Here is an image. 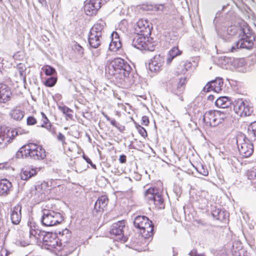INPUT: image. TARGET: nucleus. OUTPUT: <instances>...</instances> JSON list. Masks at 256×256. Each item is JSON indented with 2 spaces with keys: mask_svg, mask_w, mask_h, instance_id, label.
<instances>
[{
  "mask_svg": "<svg viewBox=\"0 0 256 256\" xmlns=\"http://www.w3.org/2000/svg\"><path fill=\"white\" fill-rule=\"evenodd\" d=\"M133 224H153L152 222L145 216H136Z\"/></svg>",
  "mask_w": 256,
  "mask_h": 256,
  "instance_id": "obj_33",
  "label": "nucleus"
},
{
  "mask_svg": "<svg viewBox=\"0 0 256 256\" xmlns=\"http://www.w3.org/2000/svg\"><path fill=\"white\" fill-rule=\"evenodd\" d=\"M240 34L242 33L241 38L236 42L230 48L232 52H236L240 48L250 50L252 48L254 36L252 35L250 30L240 28Z\"/></svg>",
  "mask_w": 256,
  "mask_h": 256,
  "instance_id": "obj_5",
  "label": "nucleus"
},
{
  "mask_svg": "<svg viewBox=\"0 0 256 256\" xmlns=\"http://www.w3.org/2000/svg\"><path fill=\"white\" fill-rule=\"evenodd\" d=\"M152 28V24L148 20L140 19L136 23V33L149 36L151 34Z\"/></svg>",
  "mask_w": 256,
  "mask_h": 256,
  "instance_id": "obj_14",
  "label": "nucleus"
},
{
  "mask_svg": "<svg viewBox=\"0 0 256 256\" xmlns=\"http://www.w3.org/2000/svg\"><path fill=\"white\" fill-rule=\"evenodd\" d=\"M26 123L28 126L34 125L36 123V120L34 116H30L27 118Z\"/></svg>",
  "mask_w": 256,
  "mask_h": 256,
  "instance_id": "obj_46",
  "label": "nucleus"
},
{
  "mask_svg": "<svg viewBox=\"0 0 256 256\" xmlns=\"http://www.w3.org/2000/svg\"><path fill=\"white\" fill-rule=\"evenodd\" d=\"M223 80L222 78H218L216 80L207 83L203 88L202 90L204 92H209L213 90L216 93H218L222 90L223 86Z\"/></svg>",
  "mask_w": 256,
  "mask_h": 256,
  "instance_id": "obj_16",
  "label": "nucleus"
},
{
  "mask_svg": "<svg viewBox=\"0 0 256 256\" xmlns=\"http://www.w3.org/2000/svg\"><path fill=\"white\" fill-rule=\"evenodd\" d=\"M232 104V100L228 96H222L218 97L215 102L217 107L222 108V110H228Z\"/></svg>",
  "mask_w": 256,
  "mask_h": 256,
  "instance_id": "obj_21",
  "label": "nucleus"
},
{
  "mask_svg": "<svg viewBox=\"0 0 256 256\" xmlns=\"http://www.w3.org/2000/svg\"><path fill=\"white\" fill-rule=\"evenodd\" d=\"M43 215L41 218L42 224H60L64 220L63 216L60 213L50 210H42Z\"/></svg>",
  "mask_w": 256,
  "mask_h": 256,
  "instance_id": "obj_10",
  "label": "nucleus"
},
{
  "mask_svg": "<svg viewBox=\"0 0 256 256\" xmlns=\"http://www.w3.org/2000/svg\"><path fill=\"white\" fill-rule=\"evenodd\" d=\"M144 197L148 204L152 206V208L164 209L165 207L162 192L156 188L151 187L144 192Z\"/></svg>",
  "mask_w": 256,
  "mask_h": 256,
  "instance_id": "obj_4",
  "label": "nucleus"
},
{
  "mask_svg": "<svg viewBox=\"0 0 256 256\" xmlns=\"http://www.w3.org/2000/svg\"><path fill=\"white\" fill-rule=\"evenodd\" d=\"M102 0H90L85 2L84 10L88 16H92L96 14L100 8Z\"/></svg>",
  "mask_w": 256,
  "mask_h": 256,
  "instance_id": "obj_15",
  "label": "nucleus"
},
{
  "mask_svg": "<svg viewBox=\"0 0 256 256\" xmlns=\"http://www.w3.org/2000/svg\"><path fill=\"white\" fill-rule=\"evenodd\" d=\"M238 28L235 26H230L228 28L226 32V34L230 36L234 35L237 32Z\"/></svg>",
  "mask_w": 256,
  "mask_h": 256,
  "instance_id": "obj_43",
  "label": "nucleus"
},
{
  "mask_svg": "<svg viewBox=\"0 0 256 256\" xmlns=\"http://www.w3.org/2000/svg\"><path fill=\"white\" fill-rule=\"evenodd\" d=\"M181 54L182 52L178 50V47H174L169 51L168 52L170 55L172 56L174 58L180 55Z\"/></svg>",
  "mask_w": 256,
  "mask_h": 256,
  "instance_id": "obj_42",
  "label": "nucleus"
},
{
  "mask_svg": "<svg viewBox=\"0 0 256 256\" xmlns=\"http://www.w3.org/2000/svg\"><path fill=\"white\" fill-rule=\"evenodd\" d=\"M58 140L62 142V144H65L66 138L61 132H59L58 136Z\"/></svg>",
  "mask_w": 256,
  "mask_h": 256,
  "instance_id": "obj_49",
  "label": "nucleus"
},
{
  "mask_svg": "<svg viewBox=\"0 0 256 256\" xmlns=\"http://www.w3.org/2000/svg\"><path fill=\"white\" fill-rule=\"evenodd\" d=\"M186 82V76L178 74L169 82L168 88L172 93L180 96L183 93Z\"/></svg>",
  "mask_w": 256,
  "mask_h": 256,
  "instance_id": "obj_8",
  "label": "nucleus"
},
{
  "mask_svg": "<svg viewBox=\"0 0 256 256\" xmlns=\"http://www.w3.org/2000/svg\"><path fill=\"white\" fill-rule=\"evenodd\" d=\"M190 256H205L204 254H198L196 250H193L189 253Z\"/></svg>",
  "mask_w": 256,
  "mask_h": 256,
  "instance_id": "obj_48",
  "label": "nucleus"
},
{
  "mask_svg": "<svg viewBox=\"0 0 256 256\" xmlns=\"http://www.w3.org/2000/svg\"><path fill=\"white\" fill-rule=\"evenodd\" d=\"M21 206L19 205L16 206L10 215L12 224H19L21 220Z\"/></svg>",
  "mask_w": 256,
  "mask_h": 256,
  "instance_id": "obj_26",
  "label": "nucleus"
},
{
  "mask_svg": "<svg viewBox=\"0 0 256 256\" xmlns=\"http://www.w3.org/2000/svg\"><path fill=\"white\" fill-rule=\"evenodd\" d=\"M59 109L69 118H71L72 117V110L70 108L64 106H60Z\"/></svg>",
  "mask_w": 256,
  "mask_h": 256,
  "instance_id": "obj_40",
  "label": "nucleus"
},
{
  "mask_svg": "<svg viewBox=\"0 0 256 256\" xmlns=\"http://www.w3.org/2000/svg\"><path fill=\"white\" fill-rule=\"evenodd\" d=\"M122 220H120L118 222V223H114V224H122Z\"/></svg>",
  "mask_w": 256,
  "mask_h": 256,
  "instance_id": "obj_63",
  "label": "nucleus"
},
{
  "mask_svg": "<svg viewBox=\"0 0 256 256\" xmlns=\"http://www.w3.org/2000/svg\"><path fill=\"white\" fill-rule=\"evenodd\" d=\"M16 156L18 158H25L41 160L46 157V152L42 146L30 142L22 146Z\"/></svg>",
  "mask_w": 256,
  "mask_h": 256,
  "instance_id": "obj_3",
  "label": "nucleus"
},
{
  "mask_svg": "<svg viewBox=\"0 0 256 256\" xmlns=\"http://www.w3.org/2000/svg\"><path fill=\"white\" fill-rule=\"evenodd\" d=\"M146 36H143L142 34H139V33H136L133 36L132 46L138 49L143 50Z\"/></svg>",
  "mask_w": 256,
  "mask_h": 256,
  "instance_id": "obj_20",
  "label": "nucleus"
},
{
  "mask_svg": "<svg viewBox=\"0 0 256 256\" xmlns=\"http://www.w3.org/2000/svg\"><path fill=\"white\" fill-rule=\"evenodd\" d=\"M74 50L78 52L80 54H84V48L80 46L78 43L76 42L73 46Z\"/></svg>",
  "mask_w": 256,
  "mask_h": 256,
  "instance_id": "obj_45",
  "label": "nucleus"
},
{
  "mask_svg": "<svg viewBox=\"0 0 256 256\" xmlns=\"http://www.w3.org/2000/svg\"><path fill=\"white\" fill-rule=\"evenodd\" d=\"M228 5V4L226 3V4H224L222 6V10H224V9L227 7V6Z\"/></svg>",
  "mask_w": 256,
  "mask_h": 256,
  "instance_id": "obj_59",
  "label": "nucleus"
},
{
  "mask_svg": "<svg viewBox=\"0 0 256 256\" xmlns=\"http://www.w3.org/2000/svg\"><path fill=\"white\" fill-rule=\"evenodd\" d=\"M102 38V36L89 33L88 38L89 45L92 48H98L101 44Z\"/></svg>",
  "mask_w": 256,
  "mask_h": 256,
  "instance_id": "obj_25",
  "label": "nucleus"
},
{
  "mask_svg": "<svg viewBox=\"0 0 256 256\" xmlns=\"http://www.w3.org/2000/svg\"><path fill=\"white\" fill-rule=\"evenodd\" d=\"M164 58L160 54L156 55L148 64V68L152 72H158L162 70Z\"/></svg>",
  "mask_w": 256,
  "mask_h": 256,
  "instance_id": "obj_17",
  "label": "nucleus"
},
{
  "mask_svg": "<svg viewBox=\"0 0 256 256\" xmlns=\"http://www.w3.org/2000/svg\"><path fill=\"white\" fill-rule=\"evenodd\" d=\"M10 114L13 120L16 121H20L24 118V112L20 109L16 108L10 111Z\"/></svg>",
  "mask_w": 256,
  "mask_h": 256,
  "instance_id": "obj_29",
  "label": "nucleus"
},
{
  "mask_svg": "<svg viewBox=\"0 0 256 256\" xmlns=\"http://www.w3.org/2000/svg\"><path fill=\"white\" fill-rule=\"evenodd\" d=\"M248 134L251 140L256 141V121L248 126Z\"/></svg>",
  "mask_w": 256,
  "mask_h": 256,
  "instance_id": "obj_31",
  "label": "nucleus"
},
{
  "mask_svg": "<svg viewBox=\"0 0 256 256\" xmlns=\"http://www.w3.org/2000/svg\"><path fill=\"white\" fill-rule=\"evenodd\" d=\"M82 157H83L84 159L86 162L87 163H88V164H92V161L87 156H86V155L84 154Z\"/></svg>",
  "mask_w": 256,
  "mask_h": 256,
  "instance_id": "obj_54",
  "label": "nucleus"
},
{
  "mask_svg": "<svg viewBox=\"0 0 256 256\" xmlns=\"http://www.w3.org/2000/svg\"><path fill=\"white\" fill-rule=\"evenodd\" d=\"M111 36L112 40L109 44V50L112 51H117L122 46L119 36L116 32H113Z\"/></svg>",
  "mask_w": 256,
  "mask_h": 256,
  "instance_id": "obj_22",
  "label": "nucleus"
},
{
  "mask_svg": "<svg viewBox=\"0 0 256 256\" xmlns=\"http://www.w3.org/2000/svg\"><path fill=\"white\" fill-rule=\"evenodd\" d=\"M216 220H219L220 222L223 223L228 222V220L226 214L224 211H222V212H220L218 216L216 218Z\"/></svg>",
  "mask_w": 256,
  "mask_h": 256,
  "instance_id": "obj_41",
  "label": "nucleus"
},
{
  "mask_svg": "<svg viewBox=\"0 0 256 256\" xmlns=\"http://www.w3.org/2000/svg\"><path fill=\"white\" fill-rule=\"evenodd\" d=\"M105 118H106V120H108V121H110V120H112V118H110L109 116H108L107 115L105 116Z\"/></svg>",
  "mask_w": 256,
  "mask_h": 256,
  "instance_id": "obj_61",
  "label": "nucleus"
},
{
  "mask_svg": "<svg viewBox=\"0 0 256 256\" xmlns=\"http://www.w3.org/2000/svg\"><path fill=\"white\" fill-rule=\"evenodd\" d=\"M37 173L36 168H26L22 170L21 174V178L27 180L32 177L36 175Z\"/></svg>",
  "mask_w": 256,
  "mask_h": 256,
  "instance_id": "obj_27",
  "label": "nucleus"
},
{
  "mask_svg": "<svg viewBox=\"0 0 256 256\" xmlns=\"http://www.w3.org/2000/svg\"><path fill=\"white\" fill-rule=\"evenodd\" d=\"M124 226L125 225H113L109 232L110 238L115 240L126 242L128 238L124 234L123 228Z\"/></svg>",
  "mask_w": 256,
  "mask_h": 256,
  "instance_id": "obj_13",
  "label": "nucleus"
},
{
  "mask_svg": "<svg viewBox=\"0 0 256 256\" xmlns=\"http://www.w3.org/2000/svg\"><path fill=\"white\" fill-rule=\"evenodd\" d=\"M119 125H118V128H116L120 132H122L123 130H124V126H118Z\"/></svg>",
  "mask_w": 256,
  "mask_h": 256,
  "instance_id": "obj_58",
  "label": "nucleus"
},
{
  "mask_svg": "<svg viewBox=\"0 0 256 256\" xmlns=\"http://www.w3.org/2000/svg\"><path fill=\"white\" fill-rule=\"evenodd\" d=\"M18 134L16 130H10L5 126L0 127V148H5Z\"/></svg>",
  "mask_w": 256,
  "mask_h": 256,
  "instance_id": "obj_11",
  "label": "nucleus"
},
{
  "mask_svg": "<svg viewBox=\"0 0 256 256\" xmlns=\"http://www.w3.org/2000/svg\"><path fill=\"white\" fill-rule=\"evenodd\" d=\"M224 62H231L235 68L242 67L245 64L244 60L242 58H232L224 56Z\"/></svg>",
  "mask_w": 256,
  "mask_h": 256,
  "instance_id": "obj_28",
  "label": "nucleus"
},
{
  "mask_svg": "<svg viewBox=\"0 0 256 256\" xmlns=\"http://www.w3.org/2000/svg\"><path fill=\"white\" fill-rule=\"evenodd\" d=\"M140 229V232L144 238H148L153 235L154 225H146V227L140 226V225H134Z\"/></svg>",
  "mask_w": 256,
  "mask_h": 256,
  "instance_id": "obj_24",
  "label": "nucleus"
},
{
  "mask_svg": "<svg viewBox=\"0 0 256 256\" xmlns=\"http://www.w3.org/2000/svg\"><path fill=\"white\" fill-rule=\"evenodd\" d=\"M42 115V124H41L40 127L45 128L49 131L51 132V126L52 124L48 120V119L46 116V114L43 112H41Z\"/></svg>",
  "mask_w": 256,
  "mask_h": 256,
  "instance_id": "obj_35",
  "label": "nucleus"
},
{
  "mask_svg": "<svg viewBox=\"0 0 256 256\" xmlns=\"http://www.w3.org/2000/svg\"><path fill=\"white\" fill-rule=\"evenodd\" d=\"M12 93L6 84H0V102L6 103L10 100Z\"/></svg>",
  "mask_w": 256,
  "mask_h": 256,
  "instance_id": "obj_19",
  "label": "nucleus"
},
{
  "mask_svg": "<svg viewBox=\"0 0 256 256\" xmlns=\"http://www.w3.org/2000/svg\"><path fill=\"white\" fill-rule=\"evenodd\" d=\"M218 34L220 36H221L222 39H224L225 38L224 37H225L226 38V36H224V34L223 36H221L220 35V34L219 33H218Z\"/></svg>",
  "mask_w": 256,
  "mask_h": 256,
  "instance_id": "obj_62",
  "label": "nucleus"
},
{
  "mask_svg": "<svg viewBox=\"0 0 256 256\" xmlns=\"http://www.w3.org/2000/svg\"><path fill=\"white\" fill-rule=\"evenodd\" d=\"M215 98V96L213 94H210L208 97V100L210 101H213Z\"/></svg>",
  "mask_w": 256,
  "mask_h": 256,
  "instance_id": "obj_55",
  "label": "nucleus"
},
{
  "mask_svg": "<svg viewBox=\"0 0 256 256\" xmlns=\"http://www.w3.org/2000/svg\"><path fill=\"white\" fill-rule=\"evenodd\" d=\"M136 128L138 131V133L144 138H146L148 136L147 132L146 129L140 126L139 124L134 122Z\"/></svg>",
  "mask_w": 256,
  "mask_h": 256,
  "instance_id": "obj_38",
  "label": "nucleus"
},
{
  "mask_svg": "<svg viewBox=\"0 0 256 256\" xmlns=\"http://www.w3.org/2000/svg\"><path fill=\"white\" fill-rule=\"evenodd\" d=\"M104 27V26L102 24L96 23L92 28L89 33L102 36Z\"/></svg>",
  "mask_w": 256,
  "mask_h": 256,
  "instance_id": "obj_32",
  "label": "nucleus"
},
{
  "mask_svg": "<svg viewBox=\"0 0 256 256\" xmlns=\"http://www.w3.org/2000/svg\"><path fill=\"white\" fill-rule=\"evenodd\" d=\"M108 200L106 196L102 195L99 196L95 202L93 212H96L102 214L107 206Z\"/></svg>",
  "mask_w": 256,
  "mask_h": 256,
  "instance_id": "obj_18",
  "label": "nucleus"
},
{
  "mask_svg": "<svg viewBox=\"0 0 256 256\" xmlns=\"http://www.w3.org/2000/svg\"><path fill=\"white\" fill-rule=\"evenodd\" d=\"M149 119H148V116H143L142 118V122H141V124L142 125H144V126H148V124H149Z\"/></svg>",
  "mask_w": 256,
  "mask_h": 256,
  "instance_id": "obj_47",
  "label": "nucleus"
},
{
  "mask_svg": "<svg viewBox=\"0 0 256 256\" xmlns=\"http://www.w3.org/2000/svg\"><path fill=\"white\" fill-rule=\"evenodd\" d=\"M56 82L57 78L54 76H52L45 81L44 84L48 87H52L56 84Z\"/></svg>",
  "mask_w": 256,
  "mask_h": 256,
  "instance_id": "obj_37",
  "label": "nucleus"
},
{
  "mask_svg": "<svg viewBox=\"0 0 256 256\" xmlns=\"http://www.w3.org/2000/svg\"><path fill=\"white\" fill-rule=\"evenodd\" d=\"M110 122L112 125L116 128H118V125H120V124H118L114 119H112L110 121Z\"/></svg>",
  "mask_w": 256,
  "mask_h": 256,
  "instance_id": "obj_53",
  "label": "nucleus"
},
{
  "mask_svg": "<svg viewBox=\"0 0 256 256\" xmlns=\"http://www.w3.org/2000/svg\"><path fill=\"white\" fill-rule=\"evenodd\" d=\"M132 68L124 60L116 58L111 61H108L106 66V74L119 80L120 82L128 79Z\"/></svg>",
  "mask_w": 256,
  "mask_h": 256,
  "instance_id": "obj_1",
  "label": "nucleus"
},
{
  "mask_svg": "<svg viewBox=\"0 0 256 256\" xmlns=\"http://www.w3.org/2000/svg\"><path fill=\"white\" fill-rule=\"evenodd\" d=\"M120 162L121 164H124L126 161V156L124 154H122L120 156L119 158Z\"/></svg>",
  "mask_w": 256,
  "mask_h": 256,
  "instance_id": "obj_50",
  "label": "nucleus"
},
{
  "mask_svg": "<svg viewBox=\"0 0 256 256\" xmlns=\"http://www.w3.org/2000/svg\"><path fill=\"white\" fill-rule=\"evenodd\" d=\"M240 138L237 140L236 144L240 154L245 158L250 156L254 152V146L251 141L244 138L242 142H240Z\"/></svg>",
  "mask_w": 256,
  "mask_h": 256,
  "instance_id": "obj_12",
  "label": "nucleus"
},
{
  "mask_svg": "<svg viewBox=\"0 0 256 256\" xmlns=\"http://www.w3.org/2000/svg\"><path fill=\"white\" fill-rule=\"evenodd\" d=\"M172 250H173V252H174L173 256H176L177 254L174 253V248H172Z\"/></svg>",
  "mask_w": 256,
  "mask_h": 256,
  "instance_id": "obj_64",
  "label": "nucleus"
},
{
  "mask_svg": "<svg viewBox=\"0 0 256 256\" xmlns=\"http://www.w3.org/2000/svg\"><path fill=\"white\" fill-rule=\"evenodd\" d=\"M57 238H58V246L62 248V251L64 252V255L67 256L70 254L74 248L70 246V240L72 237L71 232L66 228L62 231H59Z\"/></svg>",
  "mask_w": 256,
  "mask_h": 256,
  "instance_id": "obj_7",
  "label": "nucleus"
},
{
  "mask_svg": "<svg viewBox=\"0 0 256 256\" xmlns=\"http://www.w3.org/2000/svg\"><path fill=\"white\" fill-rule=\"evenodd\" d=\"M233 105L234 112L240 117L249 116L253 112V108L250 102L242 99L236 100Z\"/></svg>",
  "mask_w": 256,
  "mask_h": 256,
  "instance_id": "obj_9",
  "label": "nucleus"
},
{
  "mask_svg": "<svg viewBox=\"0 0 256 256\" xmlns=\"http://www.w3.org/2000/svg\"><path fill=\"white\" fill-rule=\"evenodd\" d=\"M174 58V57H173L172 56H170V54H168L166 60V64H170V63L172 62V61L173 60Z\"/></svg>",
  "mask_w": 256,
  "mask_h": 256,
  "instance_id": "obj_52",
  "label": "nucleus"
},
{
  "mask_svg": "<svg viewBox=\"0 0 256 256\" xmlns=\"http://www.w3.org/2000/svg\"><path fill=\"white\" fill-rule=\"evenodd\" d=\"M230 110H209L204 115L203 121L210 126H216L224 121Z\"/></svg>",
  "mask_w": 256,
  "mask_h": 256,
  "instance_id": "obj_6",
  "label": "nucleus"
},
{
  "mask_svg": "<svg viewBox=\"0 0 256 256\" xmlns=\"http://www.w3.org/2000/svg\"><path fill=\"white\" fill-rule=\"evenodd\" d=\"M90 164V166H92V168H96V164H94L92 162V164Z\"/></svg>",
  "mask_w": 256,
  "mask_h": 256,
  "instance_id": "obj_60",
  "label": "nucleus"
},
{
  "mask_svg": "<svg viewBox=\"0 0 256 256\" xmlns=\"http://www.w3.org/2000/svg\"><path fill=\"white\" fill-rule=\"evenodd\" d=\"M156 46V42L154 41L152 38L148 36H146L145 44L144 46L143 50L152 52L154 50Z\"/></svg>",
  "mask_w": 256,
  "mask_h": 256,
  "instance_id": "obj_30",
  "label": "nucleus"
},
{
  "mask_svg": "<svg viewBox=\"0 0 256 256\" xmlns=\"http://www.w3.org/2000/svg\"><path fill=\"white\" fill-rule=\"evenodd\" d=\"M100 50H96L94 52H93V54L94 56L98 57L100 56Z\"/></svg>",
  "mask_w": 256,
  "mask_h": 256,
  "instance_id": "obj_57",
  "label": "nucleus"
},
{
  "mask_svg": "<svg viewBox=\"0 0 256 256\" xmlns=\"http://www.w3.org/2000/svg\"><path fill=\"white\" fill-rule=\"evenodd\" d=\"M246 176L249 180L256 179V171L254 170H249L246 172Z\"/></svg>",
  "mask_w": 256,
  "mask_h": 256,
  "instance_id": "obj_44",
  "label": "nucleus"
},
{
  "mask_svg": "<svg viewBox=\"0 0 256 256\" xmlns=\"http://www.w3.org/2000/svg\"><path fill=\"white\" fill-rule=\"evenodd\" d=\"M192 64L190 62H182L178 68V72L185 74L189 69L191 68Z\"/></svg>",
  "mask_w": 256,
  "mask_h": 256,
  "instance_id": "obj_34",
  "label": "nucleus"
},
{
  "mask_svg": "<svg viewBox=\"0 0 256 256\" xmlns=\"http://www.w3.org/2000/svg\"><path fill=\"white\" fill-rule=\"evenodd\" d=\"M222 212V210H220L219 209L216 210H214L212 212V216L216 219V218L218 216L220 212Z\"/></svg>",
  "mask_w": 256,
  "mask_h": 256,
  "instance_id": "obj_51",
  "label": "nucleus"
},
{
  "mask_svg": "<svg viewBox=\"0 0 256 256\" xmlns=\"http://www.w3.org/2000/svg\"><path fill=\"white\" fill-rule=\"evenodd\" d=\"M29 227L30 236L42 242V246L48 250L56 249L58 252L62 251V248L58 246V238L57 233L46 232L39 228L38 225H28Z\"/></svg>",
  "mask_w": 256,
  "mask_h": 256,
  "instance_id": "obj_2",
  "label": "nucleus"
},
{
  "mask_svg": "<svg viewBox=\"0 0 256 256\" xmlns=\"http://www.w3.org/2000/svg\"><path fill=\"white\" fill-rule=\"evenodd\" d=\"M44 70L46 75L50 76H54L56 74L55 68L50 66H46Z\"/></svg>",
  "mask_w": 256,
  "mask_h": 256,
  "instance_id": "obj_39",
  "label": "nucleus"
},
{
  "mask_svg": "<svg viewBox=\"0 0 256 256\" xmlns=\"http://www.w3.org/2000/svg\"><path fill=\"white\" fill-rule=\"evenodd\" d=\"M12 188V183L6 179L0 180V196H7Z\"/></svg>",
  "mask_w": 256,
  "mask_h": 256,
  "instance_id": "obj_23",
  "label": "nucleus"
},
{
  "mask_svg": "<svg viewBox=\"0 0 256 256\" xmlns=\"http://www.w3.org/2000/svg\"><path fill=\"white\" fill-rule=\"evenodd\" d=\"M16 68L18 70V73L20 77L24 80H26V66L24 64L20 63L17 64Z\"/></svg>",
  "mask_w": 256,
  "mask_h": 256,
  "instance_id": "obj_36",
  "label": "nucleus"
},
{
  "mask_svg": "<svg viewBox=\"0 0 256 256\" xmlns=\"http://www.w3.org/2000/svg\"><path fill=\"white\" fill-rule=\"evenodd\" d=\"M202 170H203L202 172H200L204 176H208V171L205 170L203 168H202Z\"/></svg>",
  "mask_w": 256,
  "mask_h": 256,
  "instance_id": "obj_56",
  "label": "nucleus"
}]
</instances>
